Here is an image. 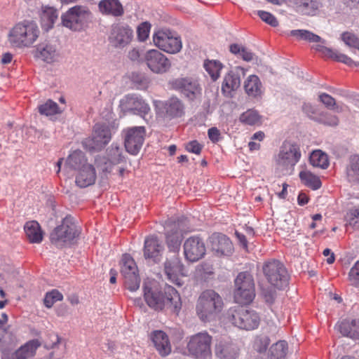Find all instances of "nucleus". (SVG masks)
Here are the masks:
<instances>
[{"label":"nucleus","instance_id":"1","mask_svg":"<svg viewBox=\"0 0 359 359\" xmlns=\"http://www.w3.org/2000/svg\"><path fill=\"white\" fill-rule=\"evenodd\" d=\"M143 290L144 300L151 309L155 311L169 309L174 312H177L180 309V297L173 287L166 286L163 293L156 287L145 283Z\"/></svg>","mask_w":359,"mask_h":359},{"label":"nucleus","instance_id":"18","mask_svg":"<svg viewBox=\"0 0 359 359\" xmlns=\"http://www.w3.org/2000/svg\"><path fill=\"white\" fill-rule=\"evenodd\" d=\"M89 13L85 8L76 6L69 8L61 17L62 25L74 31L81 29L83 24L87 21Z\"/></svg>","mask_w":359,"mask_h":359},{"label":"nucleus","instance_id":"4","mask_svg":"<svg viewBox=\"0 0 359 359\" xmlns=\"http://www.w3.org/2000/svg\"><path fill=\"white\" fill-rule=\"evenodd\" d=\"M81 233L79 227L71 216L65 217L60 225L50 234V242L57 248H62L74 243Z\"/></svg>","mask_w":359,"mask_h":359},{"label":"nucleus","instance_id":"33","mask_svg":"<svg viewBox=\"0 0 359 359\" xmlns=\"http://www.w3.org/2000/svg\"><path fill=\"white\" fill-rule=\"evenodd\" d=\"M152 342L162 356H166L171 352V345L168 335L163 331H155L152 336Z\"/></svg>","mask_w":359,"mask_h":359},{"label":"nucleus","instance_id":"27","mask_svg":"<svg viewBox=\"0 0 359 359\" xmlns=\"http://www.w3.org/2000/svg\"><path fill=\"white\" fill-rule=\"evenodd\" d=\"M164 116L170 119L181 117L184 114V105L177 97H172L161 103Z\"/></svg>","mask_w":359,"mask_h":359},{"label":"nucleus","instance_id":"11","mask_svg":"<svg viewBox=\"0 0 359 359\" xmlns=\"http://www.w3.org/2000/svg\"><path fill=\"white\" fill-rule=\"evenodd\" d=\"M153 41L156 46L168 53H177L182 48L180 37L170 29H160L153 35Z\"/></svg>","mask_w":359,"mask_h":359},{"label":"nucleus","instance_id":"28","mask_svg":"<svg viewBox=\"0 0 359 359\" xmlns=\"http://www.w3.org/2000/svg\"><path fill=\"white\" fill-rule=\"evenodd\" d=\"M96 180V172L95 168L91 164L84 165L81 168L76 175L75 182L76 184L81 188H86L93 185Z\"/></svg>","mask_w":359,"mask_h":359},{"label":"nucleus","instance_id":"50","mask_svg":"<svg viewBox=\"0 0 359 359\" xmlns=\"http://www.w3.org/2000/svg\"><path fill=\"white\" fill-rule=\"evenodd\" d=\"M270 341V339L267 336H257L253 342V349L260 353H264L266 351Z\"/></svg>","mask_w":359,"mask_h":359},{"label":"nucleus","instance_id":"46","mask_svg":"<svg viewBox=\"0 0 359 359\" xmlns=\"http://www.w3.org/2000/svg\"><path fill=\"white\" fill-rule=\"evenodd\" d=\"M204 67L213 81H216L220 76V72L223 68L222 64L218 60H206L204 62Z\"/></svg>","mask_w":359,"mask_h":359},{"label":"nucleus","instance_id":"58","mask_svg":"<svg viewBox=\"0 0 359 359\" xmlns=\"http://www.w3.org/2000/svg\"><path fill=\"white\" fill-rule=\"evenodd\" d=\"M348 277L351 284L355 287H359V261L356 262L351 269Z\"/></svg>","mask_w":359,"mask_h":359},{"label":"nucleus","instance_id":"10","mask_svg":"<svg viewBox=\"0 0 359 359\" xmlns=\"http://www.w3.org/2000/svg\"><path fill=\"white\" fill-rule=\"evenodd\" d=\"M187 219L182 218L177 222L166 223L165 243L169 254L178 253L182 241V233L187 231Z\"/></svg>","mask_w":359,"mask_h":359},{"label":"nucleus","instance_id":"45","mask_svg":"<svg viewBox=\"0 0 359 359\" xmlns=\"http://www.w3.org/2000/svg\"><path fill=\"white\" fill-rule=\"evenodd\" d=\"M58 16L57 11L53 7L46 6L41 15L42 23L48 29L52 28Z\"/></svg>","mask_w":359,"mask_h":359},{"label":"nucleus","instance_id":"32","mask_svg":"<svg viewBox=\"0 0 359 359\" xmlns=\"http://www.w3.org/2000/svg\"><path fill=\"white\" fill-rule=\"evenodd\" d=\"M312 48L320 53L323 57L333 59L349 66H352L353 64L355 65L351 57L323 45H315Z\"/></svg>","mask_w":359,"mask_h":359},{"label":"nucleus","instance_id":"49","mask_svg":"<svg viewBox=\"0 0 359 359\" xmlns=\"http://www.w3.org/2000/svg\"><path fill=\"white\" fill-rule=\"evenodd\" d=\"M347 225L354 229H359V206L348 210L346 215Z\"/></svg>","mask_w":359,"mask_h":359},{"label":"nucleus","instance_id":"8","mask_svg":"<svg viewBox=\"0 0 359 359\" xmlns=\"http://www.w3.org/2000/svg\"><path fill=\"white\" fill-rule=\"evenodd\" d=\"M263 271L268 282L274 287L281 290L287 286L289 275L280 262L272 260L266 262L263 266Z\"/></svg>","mask_w":359,"mask_h":359},{"label":"nucleus","instance_id":"16","mask_svg":"<svg viewBox=\"0 0 359 359\" xmlns=\"http://www.w3.org/2000/svg\"><path fill=\"white\" fill-rule=\"evenodd\" d=\"M133 39V30L124 23L111 25L109 41L116 48H123L130 43Z\"/></svg>","mask_w":359,"mask_h":359},{"label":"nucleus","instance_id":"42","mask_svg":"<svg viewBox=\"0 0 359 359\" xmlns=\"http://www.w3.org/2000/svg\"><path fill=\"white\" fill-rule=\"evenodd\" d=\"M287 349V343L285 341H278L271 346L269 356L272 359H285Z\"/></svg>","mask_w":359,"mask_h":359},{"label":"nucleus","instance_id":"34","mask_svg":"<svg viewBox=\"0 0 359 359\" xmlns=\"http://www.w3.org/2000/svg\"><path fill=\"white\" fill-rule=\"evenodd\" d=\"M346 178L353 185H359V156L352 155L349 157L346 166Z\"/></svg>","mask_w":359,"mask_h":359},{"label":"nucleus","instance_id":"15","mask_svg":"<svg viewBox=\"0 0 359 359\" xmlns=\"http://www.w3.org/2000/svg\"><path fill=\"white\" fill-rule=\"evenodd\" d=\"M123 133L126 151L132 155H137L140 152L144 141L146 135L145 128L144 126L128 128Z\"/></svg>","mask_w":359,"mask_h":359},{"label":"nucleus","instance_id":"12","mask_svg":"<svg viewBox=\"0 0 359 359\" xmlns=\"http://www.w3.org/2000/svg\"><path fill=\"white\" fill-rule=\"evenodd\" d=\"M111 139V128L105 124L97 123L94 126L92 137L82 142L83 147L90 151L101 150Z\"/></svg>","mask_w":359,"mask_h":359},{"label":"nucleus","instance_id":"35","mask_svg":"<svg viewBox=\"0 0 359 359\" xmlns=\"http://www.w3.org/2000/svg\"><path fill=\"white\" fill-rule=\"evenodd\" d=\"M36 50L37 56L48 63L55 61L59 56L56 46L49 42L39 44L37 46Z\"/></svg>","mask_w":359,"mask_h":359},{"label":"nucleus","instance_id":"59","mask_svg":"<svg viewBox=\"0 0 359 359\" xmlns=\"http://www.w3.org/2000/svg\"><path fill=\"white\" fill-rule=\"evenodd\" d=\"M257 14L259 18L267 24L273 27H276L278 25L276 18L270 13L264 11H259Z\"/></svg>","mask_w":359,"mask_h":359},{"label":"nucleus","instance_id":"23","mask_svg":"<svg viewBox=\"0 0 359 359\" xmlns=\"http://www.w3.org/2000/svg\"><path fill=\"white\" fill-rule=\"evenodd\" d=\"M241 75H245V69L241 67H236L225 75L222 85L223 94L231 96V93L240 87Z\"/></svg>","mask_w":359,"mask_h":359},{"label":"nucleus","instance_id":"39","mask_svg":"<svg viewBox=\"0 0 359 359\" xmlns=\"http://www.w3.org/2000/svg\"><path fill=\"white\" fill-rule=\"evenodd\" d=\"M26 236L32 243H39L43 240V233L39 223L36 221L27 222L24 226Z\"/></svg>","mask_w":359,"mask_h":359},{"label":"nucleus","instance_id":"9","mask_svg":"<svg viewBox=\"0 0 359 359\" xmlns=\"http://www.w3.org/2000/svg\"><path fill=\"white\" fill-rule=\"evenodd\" d=\"M212 337L206 332L197 333L191 337L187 349L191 355L199 359H210Z\"/></svg>","mask_w":359,"mask_h":359},{"label":"nucleus","instance_id":"40","mask_svg":"<svg viewBox=\"0 0 359 359\" xmlns=\"http://www.w3.org/2000/svg\"><path fill=\"white\" fill-rule=\"evenodd\" d=\"M290 35L296 37L298 40H304L310 43H320L318 45L326 43L325 40L314 33L306 29H294L290 31Z\"/></svg>","mask_w":359,"mask_h":359},{"label":"nucleus","instance_id":"48","mask_svg":"<svg viewBox=\"0 0 359 359\" xmlns=\"http://www.w3.org/2000/svg\"><path fill=\"white\" fill-rule=\"evenodd\" d=\"M316 121L328 126H337L339 124L338 117L327 112H320Z\"/></svg>","mask_w":359,"mask_h":359},{"label":"nucleus","instance_id":"14","mask_svg":"<svg viewBox=\"0 0 359 359\" xmlns=\"http://www.w3.org/2000/svg\"><path fill=\"white\" fill-rule=\"evenodd\" d=\"M163 271L168 279L172 283L181 286V278L185 276L184 266L178 253L168 254L163 264Z\"/></svg>","mask_w":359,"mask_h":359},{"label":"nucleus","instance_id":"64","mask_svg":"<svg viewBox=\"0 0 359 359\" xmlns=\"http://www.w3.org/2000/svg\"><path fill=\"white\" fill-rule=\"evenodd\" d=\"M128 57L133 61L137 60L140 57L139 50L135 48L132 49L128 52Z\"/></svg>","mask_w":359,"mask_h":359},{"label":"nucleus","instance_id":"61","mask_svg":"<svg viewBox=\"0 0 359 359\" xmlns=\"http://www.w3.org/2000/svg\"><path fill=\"white\" fill-rule=\"evenodd\" d=\"M208 137L213 142H217L220 138V132L217 128H211L208 130Z\"/></svg>","mask_w":359,"mask_h":359},{"label":"nucleus","instance_id":"21","mask_svg":"<svg viewBox=\"0 0 359 359\" xmlns=\"http://www.w3.org/2000/svg\"><path fill=\"white\" fill-rule=\"evenodd\" d=\"M169 85L190 100L194 99L201 90L198 83L189 78L175 79L169 82Z\"/></svg>","mask_w":359,"mask_h":359},{"label":"nucleus","instance_id":"2","mask_svg":"<svg viewBox=\"0 0 359 359\" xmlns=\"http://www.w3.org/2000/svg\"><path fill=\"white\" fill-rule=\"evenodd\" d=\"M222 297L213 290H206L200 294L196 304V313L203 322H210L222 311Z\"/></svg>","mask_w":359,"mask_h":359},{"label":"nucleus","instance_id":"30","mask_svg":"<svg viewBox=\"0 0 359 359\" xmlns=\"http://www.w3.org/2000/svg\"><path fill=\"white\" fill-rule=\"evenodd\" d=\"M297 12L305 15H316L320 7L318 0H292Z\"/></svg>","mask_w":359,"mask_h":359},{"label":"nucleus","instance_id":"54","mask_svg":"<svg viewBox=\"0 0 359 359\" xmlns=\"http://www.w3.org/2000/svg\"><path fill=\"white\" fill-rule=\"evenodd\" d=\"M303 112L311 119L316 121V118L318 117L320 112L316 107L312 105L310 103H304L302 105Z\"/></svg>","mask_w":359,"mask_h":359},{"label":"nucleus","instance_id":"13","mask_svg":"<svg viewBox=\"0 0 359 359\" xmlns=\"http://www.w3.org/2000/svg\"><path fill=\"white\" fill-rule=\"evenodd\" d=\"M121 273L124 278L126 287L131 292L136 291L140 284L137 265L133 257L125 254L121 261Z\"/></svg>","mask_w":359,"mask_h":359},{"label":"nucleus","instance_id":"29","mask_svg":"<svg viewBox=\"0 0 359 359\" xmlns=\"http://www.w3.org/2000/svg\"><path fill=\"white\" fill-rule=\"evenodd\" d=\"M41 343L39 339H32L21 346L11 355V359H30L33 358Z\"/></svg>","mask_w":359,"mask_h":359},{"label":"nucleus","instance_id":"7","mask_svg":"<svg viewBox=\"0 0 359 359\" xmlns=\"http://www.w3.org/2000/svg\"><path fill=\"white\" fill-rule=\"evenodd\" d=\"M300 158L301 151L299 146L296 144L285 142L280 147L276 157V163L285 174H290Z\"/></svg>","mask_w":359,"mask_h":359},{"label":"nucleus","instance_id":"22","mask_svg":"<svg viewBox=\"0 0 359 359\" xmlns=\"http://www.w3.org/2000/svg\"><path fill=\"white\" fill-rule=\"evenodd\" d=\"M125 157L122 154V149L116 144H112L107 150V159L105 158L97 160L100 164V169L105 175L111 172L112 165L124 161Z\"/></svg>","mask_w":359,"mask_h":359},{"label":"nucleus","instance_id":"47","mask_svg":"<svg viewBox=\"0 0 359 359\" xmlns=\"http://www.w3.org/2000/svg\"><path fill=\"white\" fill-rule=\"evenodd\" d=\"M39 111L41 114L46 116H52L61 112L57 104L52 100H48L43 104L40 105Z\"/></svg>","mask_w":359,"mask_h":359},{"label":"nucleus","instance_id":"5","mask_svg":"<svg viewBox=\"0 0 359 359\" xmlns=\"http://www.w3.org/2000/svg\"><path fill=\"white\" fill-rule=\"evenodd\" d=\"M227 316L234 326L245 330H255L260 323V317L255 311L241 306L229 309Z\"/></svg>","mask_w":359,"mask_h":359},{"label":"nucleus","instance_id":"60","mask_svg":"<svg viewBox=\"0 0 359 359\" xmlns=\"http://www.w3.org/2000/svg\"><path fill=\"white\" fill-rule=\"evenodd\" d=\"M186 149L189 152L199 154L202 150V146L197 141L194 140L187 144Z\"/></svg>","mask_w":359,"mask_h":359},{"label":"nucleus","instance_id":"52","mask_svg":"<svg viewBox=\"0 0 359 359\" xmlns=\"http://www.w3.org/2000/svg\"><path fill=\"white\" fill-rule=\"evenodd\" d=\"M63 298L62 294L56 290H53L51 292L46 293L44 298V304L47 308H51L53 305L61 301Z\"/></svg>","mask_w":359,"mask_h":359},{"label":"nucleus","instance_id":"41","mask_svg":"<svg viewBox=\"0 0 359 359\" xmlns=\"http://www.w3.org/2000/svg\"><path fill=\"white\" fill-rule=\"evenodd\" d=\"M299 176L304 185L313 190L320 189L322 185L320 178L307 170L301 171Z\"/></svg>","mask_w":359,"mask_h":359},{"label":"nucleus","instance_id":"6","mask_svg":"<svg viewBox=\"0 0 359 359\" xmlns=\"http://www.w3.org/2000/svg\"><path fill=\"white\" fill-rule=\"evenodd\" d=\"M255 297V283L252 275L248 272H241L235 280V301L238 304H248Z\"/></svg>","mask_w":359,"mask_h":359},{"label":"nucleus","instance_id":"17","mask_svg":"<svg viewBox=\"0 0 359 359\" xmlns=\"http://www.w3.org/2000/svg\"><path fill=\"white\" fill-rule=\"evenodd\" d=\"M120 107L124 113L139 115L144 117L150 111L147 103L138 95L129 94L120 101Z\"/></svg>","mask_w":359,"mask_h":359},{"label":"nucleus","instance_id":"44","mask_svg":"<svg viewBox=\"0 0 359 359\" xmlns=\"http://www.w3.org/2000/svg\"><path fill=\"white\" fill-rule=\"evenodd\" d=\"M229 50L233 55L241 57L243 60L250 62L254 60L255 55L249 49L238 43L229 46Z\"/></svg>","mask_w":359,"mask_h":359},{"label":"nucleus","instance_id":"36","mask_svg":"<svg viewBox=\"0 0 359 359\" xmlns=\"http://www.w3.org/2000/svg\"><path fill=\"white\" fill-rule=\"evenodd\" d=\"M244 89L248 96L258 97L263 93V86L259 78L256 75H250L244 82Z\"/></svg>","mask_w":359,"mask_h":359},{"label":"nucleus","instance_id":"51","mask_svg":"<svg viewBox=\"0 0 359 359\" xmlns=\"http://www.w3.org/2000/svg\"><path fill=\"white\" fill-rule=\"evenodd\" d=\"M240 121L245 124L252 126L259 121V116L257 111L249 109L241 115Z\"/></svg>","mask_w":359,"mask_h":359},{"label":"nucleus","instance_id":"19","mask_svg":"<svg viewBox=\"0 0 359 359\" xmlns=\"http://www.w3.org/2000/svg\"><path fill=\"white\" fill-rule=\"evenodd\" d=\"M206 252L204 241L199 236H191L185 240L183 252L187 262L194 263L202 259Z\"/></svg>","mask_w":359,"mask_h":359},{"label":"nucleus","instance_id":"20","mask_svg":"<svg viewBox=\"0 0 359 359\" xmlns=\"http://www.w3.org/2000/svg\"><path fill=\"white\" fill-rule=\"evenodd\" d=\"M148 67L154 73L163 74L169 70L171 64L165 55L157 50H149L144 55Z\"/></svg>","mask_w":359,"mask_h":359},{"label":"nucleus","instance_id":"43","mask_svg":"<svg viewBox=\"0 0 359 359\" xmlns=\"http://www.w3.org/2000/svg\"><path fill=\"white\" fill-rule=\"evenodd\" d=\"M311 164L317 168L325 169L329 165L327 156L320 150H316L311 153L310 155Z\"/></svg>","mask_w":359,"mask_h":359},{"label":"nucleus","instance_id":"62","mask_svg":"<svg viewBox=\"0 0 359 359\" xmlns=\"http://www.w3.org/2000/svg\"><path fill=\"white\" fill-rule=\"evenodd\" d=\"M323 255L325 257H328L330 256L327 259V262L328 264H332L334 262V259H335V257H334V255L333 252H331V250L328 248H326L323 250Z\"/></svg>","mask_w":359,"mask_h":359},{"label":"nucleus","instance_id":"31","mask_svg":"<svg viewBox=\"0 0 359 359\" xmlns=\"http://www.w3.org/2000/svg\"><path fill=\"white\" fill-rule=\"evenodd\" d=\"M339 332L344 337L359 339V319H346L337 325Z\"/></svg>","mask_w":359,"mask_h":359},{"label":"nucleus","instance_id":"38","mask_svg":"<svg viewBox=\"0 0 359 359\" xmlns=\"http://www.w3.org/2000/svg\"><path fill=\"white\" fill-rule=\"evenodd\" d=\"M99 9L101 13L113 16H121L123 8L118 0H102L100 1Z\"/></svg>","mask_w":359,"mask_h":359},{"label":"nucleus","instance_id":"55","mask_svg":"<svg viewBox=\"0 0 359 359\" xmlns=\"http://www.w3.org/2000/svg\"><path fill=\"white\" fill-rule=\"evenodd\" d=\"M262 296L266 304L272 305L276 298V292L270 287H264L262 289Z\"/></svg>","mask_w":359,"mask_h":359},{"label":"nucleus","instance_id":"3","mask_svg":"<svg viewBox=\"0 0 359 359\" xmlns=\"http://www.w3.org/2000/svg\"><path fill=\"white\" fill-rule=\"evenodd\" d=\"M40 30L33 21L25 20L11 29L8 41L15 48L30 47L38 39Z\"/></svg>","mask_w":359,"mask_h":359},{"label":"nucleus","instance_id":"26","mask_svg":"<svg viewBox=\"0 0 359 359\" xmlns=\"http://www.w3.org/2000/svg\"><path fill=\"white\" fill-rule=\"evenodd\" d=\"M163 246L156 237H148L144 241V257L146 259H151L154 262H160Z\"/></svg>","mask_w":359,"mask_h":359},{"label":"nucleus","instance_id":"63","mask_svg":"<svg viewBox=\"0 0 359 359\" xmlns=\"http://www.w3.org/2000/svg\"><path fill=\"white\" fill-rule=\"evenodd\" d=\"M235 234H236V236L239 243H241V245L244 248H247V247H248V241L246 240L245 236L243 235L241 233H239L238 231H236Z\"/></svg>","mask_w":359,"mask_h":359},{"label":"nucleus","instance_id":"53","mask_svg":"<svg viewBox=\"0 0 359 359\" xmlns=\"http://www.w3.org/2000/svg\"><path fill=\"white\" fill-rule=\"evenodd\" d=\"M342 41L349 47L359 50V38L351 32H344L341 34Z\"/></svg>","mask_w":359,"mask_h":359},{"label":"nucleus","instance_id":"57","mask_svg":"<svg viewBox=\"0 0 359 359\" xmlns=\"http://www.w3.org/2000/svg\"><path fill=\"white\" fill-rule=\"evenodd\" d=\"M319 100L327 108L330 109H337V111H339V107L336 104V101L331 95L325 93H321L319 95Z\"/></svg>","mask_w":359,"mask_h":359},{"label":"nucleus","instance_id":"25","mask_svg":"<svg viewBox=\"0 0 359 359\" xmlns=\"http://www.w3.org/2000/svg\"><path fill=\"white\" fill-rule=\"evenodd\" d=\"M215 353L219 359H237L240 348L233 341L222 340L215 345Z\"/></svg>","mask_w":359,"mask_h":359},{"label":"nucleus","instance_id":"24","mask_svg":"<svg viewBox=\"0 0 359 359\" xmlns=\"http://www.w3.org/2000/svg\"><path fill=\"white\" fill-rule=\"evenodd\" d=\"M210 243L212 250L217 255H230L233 250V244L230 239L225 235L215 233L210 237Z\"/></svg>","mask_w":359,"mask_h":359},{"label":"nucleus","instance_id":"37","mask_svg":"<svg viewBox=\"0 0 359 359\" xmlns=\"http://www.w3.org/2000/svg\"><path fill=\"white\" fill-rule=\"evenodd\" d=\"M88 164L84 154L80 150H75L67 158L64 170L72 169L79 171L84 165Z\"/></svg>","mask_w":359,"mask_h":359},{"label":"nucleus","instance_id":"56","mask_svg":"<svg viewBox=\"0 0 359 359\" xmlns=\"http://www.w3.org/2000/svg\"><path fill=\"white\" fill-rule=\"evenodd\" d=\"M150 28L151 25L147 22H142L137 27V38L140 41H144L148 38Z\"/></svg>","mask_w":359,"mask_h":359}]
</instances>
